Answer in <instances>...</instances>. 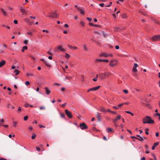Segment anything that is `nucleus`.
Returning <instances> with one entry per match:
<instances>
[{"label":"nucleus","instance_id":"f257e3e1","mask_svg":"<svg viewBox=\"0 0 160 160\" xmlns=\"http://www.w3.org/2000/svg\"><path fill=\"white\" fill-rule=\"evenodd\" d=\"M143 123H145L152 124L154 123V121L152 120L149 116H146L143 119Z\"/></svg>","mask_w":160,"mask_h":160},{"label":"nucleus","instance_id":"f03ea898","mask_svg":"<svg viewBox=\"0 0 160 160\" xmlns=\"http://www.w3.org/2000/svg\"><path fill=\"white\" fill-rule=\"evenodd\" d=\"M112 75V74L111 72H106L100 73L99 76L101 79H104L106 77Z\"/></svg>","mask_w":160,"mask_h":160},{"label":"nucleus","instance_id":"7ed1b4c3","mask_svg":"<svg viewBox=\"0 0 160 160\" xmlns=\"http://www.w3.org/2000/svg\"><path fill=\"white\" fill-rule=\"evenodd\" d=\"M55 52H59L60 51L64 52L65 51V49L61 45H59L54 48Z\"/></svg>","mask_w":160,"mask_h":160},{"label":"nucleus","instance_id":"20e7f679","mask_svg":"<svg viewBox=\"0 0 160 160\" xmlns=\"http://www.w3.org/2000/svg\"><path fill=\"white\" fill-rule=\"evenodd\" d=\"M100 56L101 57H103L105 58L109 57H113V55L111 53H108L106 52H103L100 54Z\"/></svg>","mask_w":160,"mask_h":160},{"label":"nucleus","instance_id":"39448f33","mask_svg":"<svg viewBox=\"0 0 160 160\" xmlns=\"http://www.w3.org/2000/svg\"><path fill=\"white\" fill-rule=\"evenodd\" d=\"M118 62L116 60H112L110 62L109 65L112 67H114L117 65Z\"/></svg>","mask_w":160,"mask_h":160},{"label":"nucleus","instance_id":"423d86ee","mask_svg":"<svg viewBox=\"0 0 160 160\" xmlns=\"http://www.w3.org/2000/svg\"><path fill=\"white\" fill-rule=\"evenodd\" d=\"M152 41H160V35H157L152 37L150 39Z\"/></svg>","mask_w":160,"mask_h":160},{"label":"nucleus","instance_id":"0eeeda50","mask_svg":"<svg viewBox=\"0 0 160 160\" xmlns=\"http://www.w3.org/2000/svg\"><path fill=\"white\" fill-rule=\"evenodd\" d=\"M79 127H80L81 128L82 130L86 129L88 128L87 126L84 122L81 123L79 124Z\"/></svg>","mask_w":160,"mask_h":160},{"label":"nucleus","instance_id":"6e6552de","mask_svg":"<svg viewBox=\"0 0 160 160\" xmlns=\"http://www.w3.org/2000/svg\"><path fill=\"white\" fill-rule=\"evenodd\" d=\"M48 17L52 18H56L58 17V15L56 12H52L50 14Z\"/></svg>","mask_w":160,"mask_h":160},{"label":"nucleus","instance_id":"1a4fd4ad","mask_svg":"<svg viewBox=\"0 0 160 160\" xmlns=\"http://www.w3.org/2000/svg\"><path fill=\"white\" fill-rule=\"evenodd\" d=\"M65 112L69 118H72V114L71 112H69L68 110L66 109L65 110Z\"/></svg>","mask_w":160,"mask_h":160},{"label":"nucleus","instance_id":"9d476101","mask_svg":"<svg viewBox=\"0 0 160 160\" xmlns=\"http://www.w3.org/2000/svg\"><path fill=\"white\" fill-rule=\"evenodd\" d=\"M20 9L21 12L23 13L22 15H23V14H26L28 12L27 10H25L22 7H20Z\"/></svg>","mask_w":160,"mask_h":160},{"label":"nucleus","instance_id":"9b49d317","mask_svg":"<svg viewBox=\"0 0 160 160\" xmlns=\"http://www.w3.org/2000/svg\"><path fill=\"white\" fill-rule=\"evenodd\" d=\"M96 62H109V61L108 60H103L102 59H96L95 60Z\"/></svg>","mask_w":160,"mask_h":160},{"label":"nucleus","instance_id":"f8f14e48","mask_svg":"<svg viewBox=\"0 0 160 160\" xmlns=\"http://www.w3.org/2000/svg\"><path fill=\"white\" fill-rule=\"evenodd\" d=\"M24 21L26 22L29 25H32L33 22H31L29 19L28 18H25L24 19Z\"/></svg>","mask_w":160,"mask_h":160},{"label":"nucleus","instance_id":"ddd939ff","mask_svg":"<svg viewBox=\"0 0 160 160\" xmlns=\"http://www.w3.org/2000/svg\"><path fill=\"white\" fill-rule=\"evenodd\" d=\"M96 117L98 119V121H100L101 120V115H100V113L98 112H97L96 114Z\"/></svg>","mask_w":160,"mask_h":160},{"label":"nucleus","instance_id":"4468645a","mask_svg":"<svg viewBox=\"0 0 160 160\" xmlns=\"http://www.w3.org/2000/svg\"><path fill=\"white\" fill-rule=\"evenodd\" d=\"M45 91L46 94L48 95L51 92V91L49 90L48 88L47 87L45 88Z\"/></svg>","mask_w":160,"mask_h":160},{"label":"nucleus","instance_id":"2eb2a0df","mask_svg":"<svg viewBox=\"0 0 160 160\" xmlns=\"http://www.w3.org/2000/svg\"><path fill=\"white\" fill-rule=\"evenodd\" d=\"M121 116L120 115H118L117 118H115L113 120V122H117L118 119H119L121 118Z\"/></svg>","mask_w":160,"mask_h":160},{"label":"nucleus","instance_id":"dca6fc26","mask_svg":"<svg viewBox=\"0 0 160 160\" xmlns=\"http://www.w3.org/2000/svg\"><path fill=\"white\" fill-rule=\"evenodd\" d=\"M100 87V86H99L97 87L92 88H90L91 91H96Z\"/></svg>","mask_w":160,"mask_h":160},{"label":"nucleus","instance_id":"f3484780","mask_svg":"<svg viewBox=\"0 0 160 160\" xmlns=\"http://www.w3.org/2000/svg\"><path fill=\"white\" fill-rule=\"evenodd\" d=\"M159 142H158L155 143L153 145L152 147V150H153L155 149V147L157 146Z\"/></svg>","mask_w":160,"mask_h":160},{"label":"nucleus","instance_id":"a211bd4d","mask_svg":"<svg viewBox=\"0 0 160 160\" xmlns=\"http://www.w3.org/2000/svg\"><path fill=\"white\" fill-rule=\"evenodd\" d=\"M5 61L4 60H2L0 62V68L2 67L5 64Z\"/></svg>","mask_w":160,"mask_h":160},{"label":"nucleus","instance_id":"6ab92c4d","mask_svg":"<svg viewBox=\"0 0 160 160\" xmlns=\"http://www.w3.org/2000/svg\"><path fill=\"white\" fill-rule=\"evenodd\" d=\"M26 76L28 77H31L33 76V74L31 72H28L26 73Z\"/></svg>","mask_w":160,"mask_h":160},{"label":"nucleus","instance_id":"aec40b11","mask_svg":"<svg viewBox=\"0 0 160 160\" xmlns=\"http://www.w3.org/2000/svg\"><path fill=\"white\" fill-rule=\"evenodd\" d=\"M77 9L78 10H79L80 11V13L81 14H82L83 15L84 14V12L82 9L80 8H79V7H78Z\"/></svg>","mask_w":160,"mask_h":160},{"label":"nucleus","instance_id":"412c9836","mask_svg":"<svg viewBox=\"0 0 160 160\" xmlns=\"http://www.w3.org/2000/svg\"><path fill=\"white\" fill-rule=\"evenodd\" d=\"M12 123L13 124V126H12L14 128H16L17 126V125L18 124V122L17 121H12Z\"/></svg>","mask_w":160,"mask_h":160},{"label":"nucleus","instance_id":"4be33fe9","mask_svg":"<svg viewBox=\"0 0 160 160\" xmlns=\"http://www.w3.org/2000/svg\"><path fill=\"white\" fill-rule=\"evenodd\" d=\"M106 131L108 133H109L110 132H113V130L111 128H108L106 129Z\"/></svg>","mask_w":160,"mask_h":160},{"label":"nucleus","instance_id":"5701e85b","mask_svg":"<svg viewBox=\"0 0 160 160\" xmlns=\"http://www.w3.org/2000/svg\"><path fill=\"white\" fill-rule=\"evenodd\" d=\"M25 107L26 108H27L29 106H30L31 107H32L33 106L32 105H30L27 102H26L24 104Z\"/></svg>","mask_w":160,"mask_h":160},{"label":"nucleus","instance_id":"b1692460","mask_svg":"<svg viewBox=\"0 0 160 160\" xmlns=\"http://www.w3.org/2000/svg\"><path fill=\"white\" fill-rule=\"evenodd\" d=\"M89 24L91 26H93L95 27H100V26L99 25H94L92 23H89Z\"/></svg>","mask_w":160,"mask_h":160},{"label":"nucleus","instance_id":"393cba45","mask_svg":"<svg viewBox=\"0 0 160 160\" xmlns=\"http://www.w3.org/2000/svg\"><path fill=\"white\" fill-rule=\"evenodd\" d=\"M44 63L48 67H50V65H49V62L48 61L45 60Z\"/></svg>","mask_w":160,"mask_h":160},{"label":"nucleus","instance_id":"a878e982","mask_svg":"<svg viewBox=\"0 0 160 160\" xmlns=\"http://www.w3.org/2000/svg\"><path fill=\"white\" fill-rule=\"evenodd\" d=\"M100 111L102 112H106V110L103 107H101L100 108Z\"/></svg>","mask_w":160,"mask_h":160},{"label":"nucleus","instance_id":"bb28decb","mask_svg":"<svg viewBox=\"0 0 160 160\" xmlns=\"http://www.w3.org/2000/svg\"><path fill=\"white\" fill-rule=\"evenodd\" d=\"M27 48H28V47L27 46H23L22 47V52H24V50H27Z\"/></svg>","mask_w":160,"mask_h":160},{"label":"nucleus","instance_id":"cd10ccee","mask_svg":"<svg viewBox=\"0 0 160 160\" xmlns=\"http://www.w3.org/2000/svg\"><path fill=\"white\" fill-rule=\"evenodd\" d=\"M0 9L1 11L3 13V14L5 16H6L7 14V13L3 10L2 8H1Z\"/></svg>","mask_w":160,"mask_h":160},{"label":"nucleus","instance_id":"c85d7f7f","mask_svg":"<svg viewBox=\"0 0 160 160\" xmlns=\"http://www.w3.org/2000/svg\"><path fill=\"white\" fill-rule=\"evenodd\" d=\"M84 49L86 51H88V50L87 46L85 45H84L83 46Z\"/></svg>","mask_w":160,"mask_h":160},{"label":"nucleus","instance_id":"c756f323","mask_svg":"<svg viewBox=\"0 0 160 160\" xmlns=\"http://www.w3.org/2000/svg\"><path fill=\"white\" fill-rule=\"evenodd\" d=\"M20 71L17 69L15 70L14 71V72L15 73V75H18L19 72Z\"/></svg>","mask_w":160,"mask_h":160},{"label":"nucleus","instance_id":"7c9ffc66","mask_svg":"<svg viewBox=\"0 0 160 160\" xmlns=\"http://www.w3.org/2000/svg\"><path fill=\"white\" fill-rule=\"evenodd\" d=\"M4 121L3 119H2L0 120V125H2V124H3L4 122Z\"/></svg>","mask_w":160,"mask_h":160},{"label":"nucleus","instance_id":"2f4dec72","mask_svg":"<svg viewBox=\"0 0 160 160\" xmlns=\"http://www.w3.org/2000/svg\"><path fill=\"white\" fill-rule=\"evenodd\" d=\"M65 54V58L68 59L70 58V55L67 53H66Z\"/></svg>","mask_w":160,"mask_h":160},{"label":"nucleus","instance_id":"473e14b6","mask_svg":"<svg viewBox=\"0 0 160 160\" xmlns=\"http://www.w3.org/2000/svg\"><path fill=\"white\" fill-rule=\"evenodd\" d=\"M132 71L134 72H137V70L136 68L133 67L132 69Z\"/></svg>","mask_w":160,"mask_h":160},{"label":"nucleus","instance_id":"72a5a7b5","mask_svg":"<svg viewBox=\"0 0 160 160\" xmlns=\"http://www.w3.org/2000/svg\"><path fill=\"white\" fill-rule=\"evenodd\" d=\"M136 139L140 141H142L143 140V138L142 137H140V138H136Z\"/></svg>","mask_w":160,"mask_h":160},{"label":"nucleus","instance_id":"f704fd0d","mask_svg":"<svg viewBox=\"0 0 160 160\" xmlns=\"http://www.w3.org/2000/svg\"><path fill=\"white\" fill-rule=\"evenodd\" d=\"M80 24H81V25L83 26V27H84V22L83 21H81L80 22Z\"/></svg>","mask_w":160,"mask_h":160},{"label":"nucleus","instance_id":"c9c22d12","mask_svg":"<svg viewBox=\"0 0 160 160\" xmlns=\"http://www.w3.org/2000/svg\"><path fill=\"white\" fill-rule=\"evenodd\" d=\"M36 136V135L35 134H34V133H33L32 134V139H35V138Z\"/></svg>","mask_w":160,"mask_h":160},{"label":"nucleus","instance_id":"e433bc0d","mask_svg":"<svg viewBox=\"0 0 160 160\" xmlns=\"http://www.w3.org/2000/svg\"><path fill=\"white\" fill-rule=\"evenodd\" d=\"M154 115L158 116H159L158 119L160 120V113H156V114H155Z\"/></svg>","mask_w":160,"mask_h":160},{"label":"nucleus","instance_id":"4c0bfd02","mask_svg":"<svg viewBox=\"0 0 160 160\" xmlns=\"http://www.w3.org/2000/svg\"><path fill=\"white\" fill-rule=\"evenodd\" d=\"M123 92L126 94L128 93V91L127 89H124L123 90Z\"/></svg>","mask_w":160,"mask_h":160},{"label":"nucleus","instance_id":"58836bf2","mask_svg":"<svg viewBox=\"0 0 160 160\" xmlns=\"http://www.w3.org/2000/svg\"><path fill=\"white\" fill-rule=\"evenodd\" d=\"M28 41L27 40H25L24 41V43L26 44V45H27L28 43Z\"/></svg>","mask_w":160,"mask_h":160},{"label":"nucleus","instance_id":"ea45409f","mask_svg":"<svg viewBox=\"0 0 160 160\" xmlns=\"http://www.w3.org/2000/svg\"><path fill=\"white\" fill-rule=\"evenodd\" d=\"M28 118V116H25L23 118V119L25 121H26Z\"/></svg>","mask_w":160,"mask_h":160},{"label":"nucleus","instance_id":"a19ab883","mask_svg":"<svg viewBox=\"0 0 160 160\" xmlns=\"http://www.w3.org/2000/svg\"><path fill=\"white\" fill-rule=\"evenodd\" d=\"M42 31L43 32H45L47 33H48L49 32V31L48 30H47L43 29L42 30Z\"/></svg>","mask_w":160,"mask_h":160},{"label":"nucleus","instance_id":"79ce46f5","mask_svg":"<svg viewBox=\"0 0 160 160\" xmlns=\"http://www.w3.org/2000/svg\"><path fill=\"white\" fill-rule=\"evenodd\" d=\"M65 88L63 87L61 89V91L62 92H64L65 90Z\"/></svg>","mask_w":160,"mask_h":160},{"label":"nucleus","instance_id":"37998d69","mask_svg":"<svg viewBox=\"0 0 160 160\" xmlns=\"http://www.w3.org/2000/svg\"><path fill=\"white\" fill-rule=\"evenodd\" d=\"M138 64H137L135 63L134 64V66L133 67L136 68L137 67H138Z\"/></svg>","mask_w":160,"mask_h":160},{"label":"nucleus","instance_id":"c03bdc74","mask_svg":"<svg viewBox=\"0 0 160 160\" xmlns=\"http://www.w3.org/2000/svg\"><path fill=\"white\" fill-rule=\"evenodd\" d=\"M30 84V82L28 81H27L25 82V84L26 85H28Z\"/></svg>","mask_w":160,"mask_h":160},{"label":"nucleus","instance_id":"a18cd8bd","mask_svg":"<svg viewBox=\"0 0 160 160\" xmlns=\"http://www.w3.org/2000/svg\"><path fill=\"white\" fill-rule=\"evenodd\" d=\"M87 19L89 22H90L92 21V19L89 18H87Z\"/></svg>","mask_w":160,"mask_h":160},{"label":"nucleus","instance_id":"49530a36","mask_svg":"<svg viewBox=\"0 0 160 160\" xmlns=\"http://www.w3.org/2000/svg\"><path fill=\"white\" fill-rule=\"evenodd\" d=\"M39 108L40 110L44 109H45V108L44 106H42L39 107Z\"/></svg>","mask_w":160,"mask_h":160},{"label":"nucleus","instance_id":"de8ad7c7","mask_svg":"<svg viewBox=\"0 0 160 160\" xmlns=\"http://www.w3.org/2000/svg\"><path fill=\"white\" fill-rule=\"evenodd\" d=\"M54 85H58V86H60L61 84L59 83H54Z\"/></svg>","mask_w":160,"mask_h":160},{"label":"nucleus","instance_id":"09e8293b","mask_svg":"<svg viewBox=\"0 0 160 160\" xmlns=\"http://www.w3.org/2000/svg\"><path fill=\"white\" fill-rule=\"evenodd\" d=\"M123 104H124L123 103H121V104H119L118 105V107H120L122 106Z\"/></svg>","mask_w":160,"mask_h":160},{"label":"nucleus","instance_id":"8fccbe9b","mask_svg":"<svg viewBox=\"0 0 160 160\" xmlns=\"http://www.w3.org/2000/svg\"><path fill=\"white\" fill-rule=\"evenodd\" d=\"M60 115H61V117L62 118H64V116H65V115H64V114L61 113L60 114Z\"/></svg>","mask_w":160,"mask_h":160},{"label":"nucleus","instance_id":"3c124183","mask_svg":"<svg viewBox=\"0 0 160 160\" xmlns=\"http://www.w3.org/2000/svg\"><path fill=\"white\" fill-rule=\"evenodd\" d=\"M115 48L116 49H119V47L118 45H116L115 47Z\"/></svg>","mask_w":160,"mask_h":160},{"label":"nucleus","instance_id":"603ef678","mask_svg":"<svg viewBox=\"0 0 160 160\" xmlns=\"http://www.w3.org/2000/svg\"><path fill=\"white\" fill-rule=\"evenodd\" d=\"M126 17V14H124L122 15V18H125Z\"/></svg>","mask_w":160,"mask_h":160},{"label":"nucleus","instance_id":"864d4df0","mask_svg":"<svg viewBox=\"0 0 160 160\" xmlns=\"http://www.w3.org/2000/svg\"><path fill=\"white\" fill-rule=\"evenodd\" d=\"M36 149L37 150H38L39 151H40V149L38 147H36Z\"/></svg>","mask_w":160,"mask_h":160},{"label":"nucleus","instance_id":"5fc2aeb1","mask_svg":"<svg viewBox=\"0 0 160 160\" xmlns=\"http://www.w3.org/2000/svg\"><path fill=\"white\" fill-rule=\"evenodd\" d=\"M64 27H65V28H67L68 27H69V26L67 24H64Z\"/></svg>","mask_w":160,"mask_h":160},{"label":"nucleus","instance_id":"6e6d98bb","mask_svg":"<svg viewBox=\"0 0 160 160\" xmlns=\"http://www.w3.org/2000/svg\"><path fill=\"white\" fill-rule=\"evenodd\" d=\"M13 22L15 24H17L18 23V21L17 20H14Z\"/></svg>","mask_w":160,"mask_h":160},{"label":"nucleus","instance_id":"4d7b16f0","mask_svg":"<svg viewBox=\"0 0 160 160\" xmlns=\"http://www.w3.org/2000/svg\"><path fill=\"white\" fill-rule=\"evenodd\" d=\"M78 48L76 46L72 47V49H76Z\"/></svg>","mask_w":160,"mask_h":160},{"label":"nucleus","instance_id":"13d9d810","mask_svg":"<svg viewBox=\"0 0 160 160\" xmlns=\"http://www.w3.org/2000/svg\"><path fill=\"white\" fill-rule=\"evenodd\" d=\"M39 127L40 128H45V127L42 125H39Z\"/></svg>","mask_w":160,"mask_h":160},{"label":"nucleus","instance_id":"bf43d9fd","mask_svg":"<svg viewBox=\"0 0 160 160\" xmlns=\"http://www.w3.org/2000/svg\"><path fill=\"white\" fill-rule=\"evenodd\" d=\"M112 108L114 109H118V108L116 106H113Z\"/></svg>","mask_w":160,"mask_h":160},{"label":"nucleus","instance_id":"052dcab7","mask_svg":"<svg viewBox=\"0 0 160 160\" xmlns=\"http://www.w3.org/2000/svg\"><path fill=\"white\" fill-rule=\"evenodd\" d=\"M21 111V109L20 107H19L18 109V112H19Z\"/></svg>","mask_w":160,"mask_h":160},{"label":"nucleus","instance_id":"680f3d73","mask_svg":"<svg viewBox=\"0 0 160 160\" xmlns=\"http://www.w3.org/2000/svg\"><path fill=\"white\" fill-rule=\"evenodd\" d=\"M152 156L155 159V160H156V158L155 156V155L154 154H152Z\"/></svg>","mask_w":160,"mask_h":160},{"label":"nucleus","instance_id":"e2e57ef3","mask_svg":"<svg viewBox=\"0 0 160 160\" xmlns=\"http://www.w3.org/2000/svg\"><path fill=\"white\" fill-rule=\"evenodd\" d=\"M48 53L50 55H52V53L50 52H49V51H48Z\"/></svg>","mask_w":160,"mask_h":160},{"label":"nucleus","instance_id":"0e129e2a","mask_svg":"<svg viewBox=\"0 0 160 160\" xmlns=\"http://www.w3.org/2000/svg\"><path fill=\"white\" fill-rule=\"evenodd\" d=\"M104 3H102L100 4H99V6H101V7H103V6H104Z\"/></svg>","mask_w":160,"mask_h":160},{"label":"nucleus","instance_id":"69168bd1","mask_svg":"<svg viewBox=\"0 0 160 160\" xmlns=\"http://www.w3.org/2000/svg\"><path fill=\"white\" fill-rule=\"evenodd\" d=\"M93 80L94 81H97V78H94L93 79Z\"/></svg>","mask_w":160,"mask_h":160},{"label":"nucleus","instance_id":"338daca9","mask_svg":"<svg viewBox=\"0 0 160 160\" xmlns=\"http://www.w3.org/2000/svg\"><path fill=\"white\" fill-rule=\"evenodd\" d=\"M68 47L70 49H72V46H71L68 45Z\"/></svg>","mask_w":160,"mask_h":160},{"label":"nucleus","instance_id":"774afa93","mask_svg":"<svg viewBox=\"0 0 160 160\" xmlns=\"http://www.w3.org/2000/svg\"><path fill=\"white\" fill-rule=\"evenodd\" d=\"M74 18L76 20H77L78 19V17L77 16H75L74 17Z\"/></svg>","mask_w":160,"mask_h":160}]
</instances>
